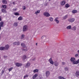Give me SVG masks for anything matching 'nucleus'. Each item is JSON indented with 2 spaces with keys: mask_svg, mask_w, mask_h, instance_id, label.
<instances>
[{
  "mask_svg": "<svg viewBox=\"0 0 79 79\" xmlns=\"http://www.w3.org/2000/svg\"><path fill=\"white\" fill-rule=\"evenodd\" d=\"M2 3L3 4H6L7 3V1H6V0H2Z\"/></svg>",
  "mask_w": 79,
  "mask_h": 79,
  "instance_id": "12",
  "label": "nucleus"
},
{
  "mask_svg": "<svg viewBox=\"0 0 79 79\" xmlns=\"http://www.w3.org/2000/svg\"><path fill=\"white\" fill-rule=\"evenodd\" d=\"M40 10H37L36 12L35 11V14H36V15H37V13H40Z\"/></svg>",
  "mask_w": 79,
  "mask_h": 79,
  "instance_id": "34",
  "label": "nucleus"
},
{
  "mask_svg": "<svg viewBox=\"0 0 79 79\" xmlns=\"http://www.w3.org/2000/svg\"><path fill=\"white\" fill-rule=\"evenodd\" d=\"M44 16H46V17H49V16H50V15L47 12L44 13Z\"/></svg>",
  "mask_w": 79,
  "mask_h": 79,
  "instance_id": "3",
  "label": "nucleus"
},
{
  "mask_svg": "<svg viewBox=\"0 0 79 79\" xmlns=\"http://www.w3.org/2000/svg\"><path fill=\"white\" fill-rule=\"evenodd\" d=\"M45 38H46V36H43L41 37V38L44 39H45Z\"/></svg>",
  "mask_w": 79,
  "mask_h": 79,
  "instance_id": "36",
  "label": "nucleus"
},
{
  "mask_svg": "<svg viewBox=\"0 0 79 79\" xmlns=\"http://www.w3.org/2000/svg\"><path fill=\"white\" fill-rule=\"evenodd\" d=\"M30 65L31 64L30 63H27V64L25 65V67H26V68H28V67H29Z\"/></svg>",
  "mask_w": 79,
  "mask_h": 79,
  "instance_id": "13",
  "label": "nucleus"
},
{
  "mask_svg": "<svg viewBox=\"0 0 79 79\" xmlns=\"http://www.w3.org/2000/svg\"><path fill=\"white\" fill-rule=\"evenodd\" d=\"M18 20L19 21H20L21 20H22L23 19V18L21 16H20L18 18Z\"/></svg>",
  "mask_w": 79,
  "mask_h": 79,
  "instance_id": "29",
  "label": "nucleus"
},
{
  "mask_svg": "<svg viewBox=\"0 0 79 79\" xmlns=\"http://www.w3.org/2000/svg\"><path fill=\"white\" fill-rule=\"evenodd\" d=\"M2 74H3V73H4V70L2 71Z\"/></svg>",
  "mask_w": 79,
  "mask_h": 79,
  "instance_id": "46",
  "label": "nucleus"
},
{
  "mask_svg": "<svg viewBox=\"0 0 79 79\" xmlns=\"http://www.w3.org/2000/svg\"><path fill=\"white\" fill-rule=\"evenodd\" d=\"M2 7H3V8H6V5H2Z\"/></svg>",
  "mask_w": 79,
  "mask_h": 79,
  "instance_id": "33",
  "label": "nucleus"
},
{
  "mask_svg": "<svg viewBox=\"0 0 79 79\" xmlns=\"http://www.w3.org/2000/svg\"><path fill=\"white\" fill-rule=\"evenodd\" d=\"M26 58H27V57L26 56V55H24L23 56V57L22 58V60L24 61V60H26Z\"/></svg>",
  "mask_w": 79,
  "mask_h": 79,
  "instance_id": "17",
  "label": "nucleus"
},
{
  "mask_svg": "<svg viewBox=\"0 0 79 79\" xmlns=\"http://www.w3.org/2000/svg\"><path fill=\"white\" fill-rule=\"evenodd\" d=\"M54 65L55 66H58L59 65V63L56 61H55L54 62Z\"/></svg>",
  "mask_w": 79,
  "mask_h": 79,
  "instance_id": "10",
  "label": "nucleus"
},
{
  "mask_svg": "<svg viewBox=\"0 0 79 79\" xmlns=\"http://www.w3.org/2000/svg\"><path fill=\"white\" fill-rule=\"evenodd\" d=\"M28 77V75H26L25 76H24V77H23L24 79H25V78H26V77Z\"/></svg>",
  "mask_w": 79,
  "mask_h": 79,
  "instance_id": "37",
  "label": "nucleus"
},
{
  "mask_svg": "<svg viewBox=\"0 0 79 79\" xmlns=\"http://www.w3.org/2000/svg\"><path fill=\"white\" fill-rule=\"evenodd\" d=\"M4 23L3 22H1L0 23V30H1L2 29V27H3V24Z\"/></svg>",
  "mask_w": 79,
  "mask_h": 79,
  "instance_id": "4",
  "label": "nucleus"
},
{
  "mask_svg": "<svg viewBox=\"0 0 79 79\" xmlns=\"http://www.w3.org/2000/svg\"><path fill=\"white\" fill-rule=\"evenodd\" d=\"M55 21H56L57 23H59V21L58 20V18H56L54 20Z\"/></svg>",
  "mask_w": 79,
  "mask_h": 79,
  "instance_id": "22",
  "label": "nucleus"
},
{
  "mask_svg": "<svg viewBox=\"0 0 79 79\" xmlns=\"http://www.w3.org/2000/svg\"><path fill=\"white\" fill-rule=\"evenodd\" d=\"M23 51H25V52H26L27 50V49H23Z\"/></svg>",
  "mask_w": 79,
  "mask_h": 79,
  "instance_id": "43",
  "label": "nucleus"
},
{
  "mask_svg": "<svg viewBox=\"0 0 79 79\" xmlns=\"http://www.w3.org/2000/svg\"><path fill=\"white\" fill-rule=\"evenodd\" d=\"M23 10H26V6H23Z\"/></svg>",
  "mask_w": 79,
  "mask_h": 79,
  "instance_id": "39",
  "label": "nucleus"
},
{
  "mask_svg": "<svg viewBox=\"0 0 79 79\" xmlns=\"http://www.w3.org/2000/svg\"><path fill=\"white\" fill-rule=\"evenodd\" d=\"M0 50H5V47H0Z\"/></svg>",
  "mask_w": 79,
  "mask_h": 79,
  "instance_id": "27",
  "label": "nucleus"
},
{
  "mask_svg": "<svg viewBox=\"0 0 79 79\" xmlns=\"http://www.w3.org/2000/svg\"><path fill=\"white\" fill-rule=\"evenodd\" d=\"M78 64V62H77V61H76V60H74L73 62V64Z\"/></svg>",
  "mask_w": 79,
  "mask_h": 79,
  "instance_id": "20",
  "label": "nucleus"
},
{
  "mask_svg": "<svg viewBox=\"0 0 79 79\" xmlns=\"http://www.w3.org/2000/svg\"><path fill=\"white\" fill-rule=\"evenodd\" d=\"M9 47H10V46H9V45L8 44L6 45L4 47L5 50H8Z\"/></svg>",
  "mask_w": 79,
  "mask_h": 79,
  "instance_id": "9",
  "label": "nucleus"
},
{
  "mask_svg": "<svg viewBox=\"0 0 79 79\" xmlns=\"http://www.w3.org/2000/svg\"><path fill=\"white\" fill-rule=\"evenodd\" d=\"M21 45L23 47V48H25L26 47V45H25V44H24V43H22L21 44Z\"/></svg>",
  "mask_w": 79,
  "mask_h": 79,
  "instance_id": "25",
  "label": "nucleus"
},
{
  "mask_svg": "<svg viewBox=\"0 0 79 79\" xmlns=\"http://www.w3.org/2000/svg\"><path fill=\"white\" fill-rule=\"evenodd\" d=\"M14 15H15V16H19V14L18 12H15L14 13Z\"/></svg>",
  "mask_w": 79,
  "mask_h": 79,
  "instance_id": "28",
  "label": "nucleus"
},
{
  "mask_svg": "<svg viewBox=\"0 0 79 79\" xmlns=\"http://www.w3.org/2000/svg\"><path fill=\"white\" fill-rule=\"evenodd\" d=\"M35 60V58H34L33 59H32L33 61H34Z\"/></svg>",
  "mask_w": 79,
  "mask_h": 79,
  "instance_id": "49",
  "label": "nucleus"
},
{
  "mask_svg": "<svg viewBox=\"0 0 79 79\" xmlns=\"http://www.w3.org/2000/svg\"><path fill=\"white\" fill-rule=\"evenodd\" d=\"M64 69L65 71H68L69 70V68L68 67H64Z\"/></svg>",
  "mask_w": 79,
  "mask_h": 79,
  "instance_id": "15",
  "label": "nucleus"
},
{
  "mask_svg": "<svg viewBox=\"0 0 79 79\" xmlns=\"http://www.w3.org/2000/svg\"><path fill=\"white\" fill-rule=\"evenodd\" d=\"M15 65L17 67H19V66H21L22 64H21L19 63H16Z\"/></svg>",
  "mask_w": 79,
  "mask_h": 79,
  "instance_id": "8",
  "label": "nucleus"
},
{
  "mask_svg": "<svg viewBox=\"0 0 79 79\" xmlns=\"http://www.w3.org/2000/svg\"><path fill=\"white\" fill-rule=\"evenodd\" d=\"M47 42H48V39L47 40Z\"/></svg>",
  "mask_w": 79,
  "mask_h": 79,
  "instance_id": "51",
  "label": "nucleus"
},
{
  "mask_svg": "<svg viewBox=\"0 0 79 79\" xmlns=\"http://www.w3.org/2000/svg\"><path fill=\"white\" fill-rule=\"evenodd\" d=\"M18 23H15L13 24V26L15 27H17V26H18Z\"/></svg>",
  "mask_w": 79,
  "mask_h": 79,
  "instance_id": "23",
  "label": "nucleus"
},
{
  "mask_svg": "<svg viewBox=\"0 0 79 79\" xmlns=\"http://www.w3.org/2000/svg\"><path fill=\"white\" fill-rule=\"evenodd\" d=\"M15 10H16V9Z\"/></svg>",
  "mask_w": 79,
  "mask_h": 79,
  "instance_id": "55",
  "label": "nucleus"
},
{
  "mask_svg": "<svg viewBox=\"0 0 79 79\" xmlns=\"http://www.w3.org/2000/svg\"><path fill=\"white\" fill-rule=\"evenodd\" d=\"M28 27L27 26L25 25L23 26V32H26L27 31L28 29Z\"/></svg>",
  "mask_w": 79,
  "mask_h": 79,
  "instance_id": "1",
  "label": "nucleus"
},
{
  "mask_svg": "<svg viewBox=\"0 0 79 79\" xmlns=\"http://www.w3.org/2000/svg\"><path fill=\"white\" fill-rule=\"evenodd\" d=\"M12 69H13V67H11V68H10L9 69H8V70H9V72H10V71H11V70H12Z\"/></svg>",
  "mask_w": 79,
  "mask_h": 79,
  "instance_id": "35",
  "label": "nucleus"
},
{
  "mask_svg": "<svg viewBox=\"0 0 79 79\" xmlns=\"http://www.w3.org/2000/svg\"><path fill=\"white\" fill-rule=\"evenodd\" d=\"M13 45H20V43L19 42H15L13 43Z\"/></svg>",
  "mask_w": 79,
  "mask_h": 79,
  "instance_id": "6",
  "label": "nucleus"
},
{
  "mask_svg": "<svg viewBox=\"0 0 79 79\" xmlns=\"http://www.w3.org/2000/svg\"><path fill=\"white\" fill-rule=\"evenodd\" d=\"M78 53L79 54V50H78L77 51Z\"/></svg>",
  "mask_w": 79,
  "mask_h": 79,
  "instance_id": "50",
  "label": "nucleus"
},
{
  "mask_svg": "<svg viewBox=\"0 0 79 79\" xmlns=\"http://www.w3.org/2000/svg\"><path fill=\"white\" fill-rule=\"evenodd\" d=\"M49 20L50 21H53V19L52 17H49Z\"/></svg>",
  "mask_w": 79,
  "mask_h": 79,
  "instance_id": "26",
  "label": "nucleus"
},
{
  "mask_svg": "<svg viewBox=\"0 0 79 79\" xmlns=\"http://www.w3.org/2000/svg\"><path fill=\"white\" fill-rule=\"evenodd\" d=\"M68 21L70 22V23H73L75 21V19L74 18H70L68 19Z\"/></svg>",
  "mask_w": 79,
  "mask_h": 79,
  "instance_id": "2",
  "label": "nucleus"
},
{
  "mask_svg": "<svg viewBox=\"0 0 79 79\" xmlns=\"http://www.w3.org/2000/svg\"><path fill=\"white\" fill-rule=\"evenodd\" d=\"M34 76H35V77H37L38 75H37V74H35V75H34Z\"/></svg>",
  "mask_w": 79,
  "mask_h": 79,
  "instance_id": "42",
  "label": "nucleus"
},
{
  "mask_svg": "<svg viewBox=\"0 0 79 79\" xmlns=\"http://www.w3.org/2000/svg\"><path fill=\"white\" fill-rule=\"evenodd\" d=\"M49 62L51 64H54V62H53V61L52 60V58H51L49 60Z\"/></svg>",
  "mask_w": 79,
  "mask_h": 79,
  "instance_id": "5",
  "label": "nucleus"
},
{
  "mask_svg": "<svg viewBox=\"0 0 79 79\" xmlns=\"http://www.w3.org/2000/svg\"><path fill=\"white\" fill-rule=\"evenodd\" d=\"M24 37V35H22V37H21V39H23Z\"/></svg>",
  "mask_w": 79,
  "mask_h": 79,
  "instance_id": "38",
  "label": "nucleus"
},
{
  "mask_svg": "<svg viewBox=\"0 0 79 79\" xmlns=\"http://www.w3.org/2000/svg\"><path fill=\"white\" fill-rule=\"evenodd\" d=\"M68 15H66L64 17H63V19L65 20L66 19L68 18Z\"/></svg>",
  "mask_w": 79,
  "mask_h": 79,
  "instance_id": "21",
  "label": "nucleus"
},
{
  "mask_svg": "<svg viewBox=\"0 0 79 79\" xmlns=\"http://www.w3.org/2000/svg\"><path fill=\"white\" fill-rule=\"evenodd\" d=\"M75 76L77 77H78V76H79V72L78 71L76 72L75 74Z\"/></svg>",
  "mask_w": 79,
  "mask_h": 79,
  "instance_id": "16",
  "label": "nucleus"
},
{
  "mask_svg": "<svg viewBox=\"0 0 79 79\" xmlns=\"http://www.w3.org/2000/svg\"><path fill=\"white\" fill-rule=\"evenodd\" d=\"M36 45H37V43L36 44Z\"/></svg>",
  "mask_w": 79,
  "mask_h": 79,
  "instance_id": "52",
  "label": "nucleus"
},
{
  "mask_svg": "<svg viewBox=\"0 0 79 79\" xmlns=\"http://www.w3.org/2000/svg\"><path fill=\"white\" fill-rule=\"evenodd\" d=\"M2 17L1 16H0V21H2Z\"/></svg>",
  "mask_w": 79,
  "mask_h": 79,
  "instance_id": "44",
  "label": "nucleus"
},
{
  "mask_svg": "<svg viewBox=\"0 0 79 79\" xmlns=\"http://www.w3.org/2000/svg\"><path fill=\"white\" fill-rule=\"evenodd\" d=\"M32 78L33 79H34L35 78H36V77L34 76V75L32 77Z\"/></svg>",
  "mask_w": 79,
  "mask_h": 79,
  "instance_id": "45",
  "label": "nucleus"
},
{
  "mask_svg": "<svg viewBox=\"0 0 79 79\" xmlns=\"http://www.w3.org/2000/svg\"><path fill=\"white\" fill-rule=\"evenodd\" d=\"M2 11L4 13H6V10L4 9H2Z\"/></svg>",
  "mask_w": 79,
  "mask_h": 79,
  "instance_id": "14",
  "label": "nucleus"
},
{
  "mask_svg": "<svg viewBox=\"0 0 79 79\" xmlns=\"http://www.w3.org/2000/svg\"><path fill=\"white\" fill-rule=\"evenodd\" d=\"M77 28V27H76V26H74L72 28V29L73 31H76Z\"/></svg>",
  "mask_w": 79,
  "mask_h": 79,
  "instance_id": "18",
  "label": "nucleus"
},
{
  "mask_svg": "<svg viewBox=\"0 0 79 79\" xmlns=\"http://www.w3.org/2000/svg\"><path fill=\"white\" fill-rule=\"evenodd\" d=\"M78 66H79V64H78Z\"/></svg>",
  "mask_w": 79,
  "mask_h": 79,
  "instance_id": "54",
  "label": "nucleus"
},
{
  "mask_svg": "<svg viewBox=\"0 0 79 79\" xmlns=\"http://www.w3.org/2000/svg\"><path fill=\"white\" fill-rule=\"evenodd\" d=\"M38 71H39V70H38V69H36L34 70V71H33V72L34 73H36V72H38Z\"/></svg>",
  "mask_w": 79,
  "mask_h": 79,
  "instance_id": "30",
  "label": "nucleus"
},
{
  "mask_svg": "<svg viewBox=\"0 0 79 79\" xmlns=\"http://www.w3.org/2000/svg\"><path fill=\"white\" fill-rule=\"evenodd\" d=\"M49 75H50V72L49 71H47L46 72V77H48Z\"/></svg>",
  "mask_w": 79,
  "mask_h": 79,
  "instance_id": "7",
  "label": "nucleus"
},
{
  "mask_svg": "<svg viewBox=\"0 0 79 79\" xmlns=\"http://www.w3.org/2000/svg\"><path fill=\"white\" fill-rule=\"evenodd\" d=\"M70 60L71 62H73V61H75V58L74 57H71Z\"/></svg>",
  "mask_w": 79,
  "mask_h": 79,
  "instance_id": "11",
  "label": "nucleus"
},
{
  "mask_svg": "<svg viewBox=\"0 0 79 79\" xmlns=\"http://www.w3.org/2000/svg\"><path fill=\"white\" fill-rule=\"evenodd\" d=\"M61 5H64L65 4V1H63L61 3Z\"/></svg>",
  "mask_w": 79,
  "mask_h": 79,
  "instance_id": "19",
  "label": "nucleus"
},
{
  "mask_svg": "<svg viewBox=\"0 0 79 79\" xmlns=\"http://www.w3.org/2000/svg\"><path fill=\"white\" fill-rule=\"evenodd\" d=\"M77 10H72V12L73 13H77Z\"/></svg>",
  "mask_w": 79,
  "mask_h": 79,
  "instance_id": "31",
  "label": "nucleus"
},
{
  "mask_svg": "<svg viewBox=\"0 0 79 79\" xmlns=\"http://www.w3.org/2000/svg\"><path fill=\"white\" fill-rule=\"evenodd\" d=\"M77 62H78V63H79V60H77Z\"/></svg>",
  "mask_w": 79,
  "mask_h": 79,
  "instance_id": "48",
  "label": "nucleus"
},
{
  "mask_svg": "<svg viewBox=\"0 0 79 79\" xmlns=\"http://www.w3.org/2000/svg\"><path fill=\"white\" fill-rule=\"evenodd\" d=\"M13 5H15V2H13Z\"/></svg>",
  "mask_w": 79,
  "mask_h": 79,
  "instance_id": "47",
  "label": "nucleus"
},
{
  "mask_svg": "<svg viewBox=\"0 0 79 79\" xmlns=\"http://www.w3.org/2000/svg\"><path fill=\"white\" fill-rule=\"evenodd\" d=\"M67 29H72L71 26L69 25V26H68L67 27Z\"/></svg>",
  "mask_w": 79,
  "mask_h": 79,
  "instance_id": "24",
  "label": "nucleus"
},
{
  "mask_svg": "<svg viewBox=\"0 0 79 79\" xmlns=\"http://www.w3.org/2000/svg\"><path fill=\"white\" fill-rule=\"evenodd\" d=\"M62 64H63V65H64L65 64H66V63H65V62H62Z\"/></svg>",
  "mask_w": 79,
  "mask_h": 79,
  "instance_id": "41",
  "label": "nucleus"
},
{
  "mask_svg": "<svg viewBox=\"0 0 79 79\" xmlns=\"http://www.w3.org/2000/svg\"><path fill=\"white\" fill-rule=\"evenodd\" d=\"M49 1H51V0H49Z\"/></svg>",
  "mask_w": 79,
  "mask_h": 79,
  "instance_id": "53",
  "label": "nucleus"
},
{
  "mask_svg": "<svg viewBox=\"0 0 79 79\" xmlns=\"http://www.w3.org/2000/svg\"><path fill=\"white\" fill-rule=\"evenodd\" d=\"M79 55V54H77L75 55V57H77V56Z\"/></svg>",
  "mask_w": 79,
  "mask_h": 79,
  "instance_id": "40",
  "label": "nucleus"
},
{
  "mask_svg": "<svg viewBox=\"0 0 79 79\" xmlns=\"http://www.w3.org/2000/svg\"><path fill=\"white\" fill-rule=\"evenodd\" d=\"M65 7L66 8H69V5L68 4H67L65 5Z\"/></svg>",
  "mask_w": 79,
  "mask_h": 79,
  "instance_id": "32",
  "label": "nucleus"
}]
</instances>
